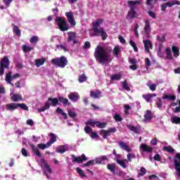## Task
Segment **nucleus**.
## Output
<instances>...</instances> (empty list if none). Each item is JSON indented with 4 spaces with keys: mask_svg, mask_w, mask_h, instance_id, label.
<instances>
[{
    "mask_svg": "<svg viewBox=\"0 0 180 180\" xmlns=\"http://www.w3.org/2000/svg\"><path fill=\"white\" fill-rule=\"evenodd\" d=\"M110 54H112L111 47L98 45L95 49L94 57L100 64H105V63H109Z\"/></svg>",
    "mask_w": 180,
    "mask_h": 180,
    "instance_id": "nucleus-1",
    "label": "nucleus"
},
{
    "mask_svg": "<svg viewBox=\"0 0 180 180\" xmlns=\"http://www.w3.org/2000/svg\"><path fill=\"white\" fill-rule=\"evenodd\" d=\"M103 23V19L100 18L93 23V27L91 30L90 36L91 37H101L102 40L108 39V34L105 29L101 27V24Z\"/></svg>",
    "mask_w": 180,
    "mask_h": 180,
    "instance_id": "nucleus-2",
    "label": "nucleus"
},
{
    "mask_svg": "<svg viewBox=\"0 0 180 180\" xmlns=\"http://www.w3.org/2000/svg\"><path fill=\"white\" fill-rule=\"evenodd\" d=\"M55 25L58 26V29H59L60 32H67L70 29V24L67 23V20L62 17L56 18Z\"/></svg>",
    "mask_w": 180,
    "mask_h": 180,
    "instance_id": "nucleus-3",
    "label": "nucleus"
},
{
    "mask_svg": "<svg viewBox=\"0 0 180 180\" xmlns=\"http://www.w3.org/2000/svg\"><path fill=\"white\" fill-rule=\"evenodd\" d=\"M51 63L53 65L59 67V68H65V66L68 65V60L65 56H63L60 58H53Z\"/></svg>",
    "mask_w": 180,
    "mask_h": 180,
    "instance_id": "nucleus-4",
    "label": "nucleus"
},
{
    "mask_svg": "<svg viewBox=\"0 0 180 180\" xmlns=\"http://www.w3.org/2000/svg\"><path fill=\"white\" fill-rule=\"evenodd\" d=\"M22 109V110H29V108L25 103H11L6 104V109L10 112H13V110H16V109Z\"/></svg>",
    "mask_w": 180,
    "mask_h": 180,
    "instance_id": "nucleus-5",
    "label": "nucleus"
},
{
    "mask_svg": "<svg viewBox=\"0 0 180 180\" xmlns=\"http://www.w3.org/2000/svg\"><path fill=\"white\" fill-rule=\"evenodd\" d=\"M11 62L8 56H4L0 61V77L5 74V70H9Z\"/></svg>",
    "mask_w": 180,
    "mask_h": 180,
    "instance_id": "nucleus-6",
    "label": "nucleus"
},
{
    "mask_svg": "<svg viewBox=\"0 0 180 180\" xmlns=\"http://www.w3.org/2000/svg\"><path fill=\"white\" fill-rule=\"evenodd\" d=\"M128 6L130 8V12L128 13V18L131 19H134L136 18V11H134V5H140L141 4V1H131L129 0L127 1Z\"/></svg>",
    "mask_w": 180,
    "mask_h": 180,
    "instance_id": "nucleus-7",
    "label": "nucleus"
},
{
    "mask_svg": "<svg viewBox=\"0 0 180 180\" xmlns=\"http://www.w3.org/2000/svg\"><path fill=\"white\" fill-rule=\"evenodd\" d=\"M19 77H20V75L19 73L12 75V72L9 71L6 74L5 81L7 82V84H9L10 85H12V86H13L12 81H13V79H16V78H19Z\"/></svg>",
    "mask_w": 180,
    "mask_h": 180,
    "instance_id": "nucleus-8",
    "label": "nucleus"
},
{
    "mask_svg": "<svg viewBox=\"0 0 180 180\" xmlns=\"http://www.w3.org/2000/svg\"><path fill=\"white\" fill-rule=\"evenodd\" d=\"M117 129L115 127L109 128L108 130L103 129L100 131V135L102 136L103 139H106L112 133H116Z\"/></svg>",
    "mask_w": 180,
    "mask_h": 180,
    "instance_id": "nucleus-9",
    "label": "nucleus"
},
{
    "mask_svg": "<svg viewBox=\"0 0 180 180\" xmlns=\"http://www.w3.org/2000/svg\"><path fill=\"white\" fill-rule=\"evenodd\" d=\"M151 33V27L150 26V20H145V26L143 27V31L142 32V34L145 36L146 39L150 37V34Z\"/></svg>",
    "mask_w": 180,
    "mask_h": 180,
    "instance_id": "nucleus-10",
    "label": "nucleus"
},
{
    "mask_svg": "<svg viewBox=\"0 0 180 180\" xmlns=\"http://www.w3.org/2000/svg\"><path fill=\"white\" fill-rule=\"evenodd\" d=\"M72 162H77L78 164H82L84 161H88V158L85 154H82L81 157H77L75 155H71Z\"/></svg>",
    "mask_w": 180,
    "mask_h": 180,
    "instance_id": "nucleus-11",
    "label": "nucleus"
},
{
    "mask_svg": "<svg viewBox=\"0 0 180 180\" xmlns=\"http://www.w3.org/2000/svg\"><path fill=\"white\" fill-rule=\"evenodd\" d=\"M68 42L73 41V44H78L79 41H77V34L74 32H68Z\"/></svg>",
    "mask_w": 180,
    "mask_h": 180,
    "instance_id": "nucleus-12",
    "label": "nucleus"
},
{
    "mask_svg": "<svg viewBox=\"0 0 180 180\" xmlns=\"http://www.w3.org/2000/svg\"><path fill=\"white\" fill-rule=\"evenodd\" d=\"M65 16L68 19V22H70L71 26H75L77 25L75 19H74V14H72L71 12H66Z\"/></svg>",
    "mask_w": 180,
    "mask_h": 180,
    "instance_id": "nucleus-13",
    "label": "nucleus"
},
{
    "mask_svg": "<svg viewBox=\"0 0 180 180\" xmlns=\"http://www.w3.org/2000/svg\"><path fill=\"white\" fill-rule=\"evenodd\" d=\"M140 148L141 151H143V153H152L153 151H154V148H153L150 146H148L146 143L141 144Z\"/></svg>",
    "mask_w": 180,
    "mask_h": 180,
    "instance_id": "nucleus-14",
    "label": "nucleus"
},
{
    "mask_svg": "<svg viewBox=\"0 0 180 180\" xmlns=\"http://www.w3.org/2000/svg\"><path fill=\"white\" fill-rule=\"evenodd\" d=\"M68 96L70 101H72V102H77V101H79L80 98L79 94L77 92L70 93Z\"/></svg>",
    "mask_w": 180,
    "mask_h": 180,
    "instance_id": "nucleus-15",
    "label": "nucleus"
},
{
    "mask_svg": "<svg viewBox=\"0 0 180 180\" xmlns=\"http://www.w3.org/2000/svg\"><path fill=\"white\" fill-rule=\"evenodd\" d=\"M91 98H94V99H98L102 97V91L101 90L91 91L90 92Z\"/></svg>",
    "mask_w": 180,
    "mask_h": 180,
    "instance_id": "nucleus-16",
    "label": "nucleus"
},
{
    "mask_svg": "<svg viewBox=\"0 0 180 180\" xmlns=\"http://www.w3.org/2000/svg\"><path fill=\"white\" fill-rule=\"evenodd\" d=\"M30 147L32 148V153L36 154L37 157H39V158H41V153H40V150L37 146H34L33 143H30Z\"/></svg>",
    "mask_w": 180,
    "mask_h": 180,
    "instance_id": "nucleus-17",
    "label": "nucleus"
},
{
    "mask_svg": "<svg viewBox=\"0 0 180 180\" xmlns=\"http://www.w3.org/2000/svg\"><path fill=\"white\" fill-rule=\"evenodd\" d=\"M58 102H60L65 106H70L71 105V103L68 101V98H64L63 96H58Z\"/></svg>",
    "mask_w": 180,
    "mask_h": 180,
    "instance_id": "nucleus-18",
    "label": "nucleus"
},
{
    "mask_svg": "<svg viewBox=\"0 0 180 180\" xmlns=\"http://www.w3.org/2000/svg\"><path fill=\"white\" fill-rule=\"evenodd\" d=\"M145 51L146 53H150V49H153V44L151 43V41L146 39L143 41Z\"/></svg>",
    "mask_w": 180,
    "mask_h": 180,
    "instance_id": "nucleus-19",
    "label": "nucleus"
},
{
    "mask_svg": "<svg viewBox=\"0 0 180 180\" xmlns=\"http://www.w3.org/2000/svg\"><path fill=\"white\" fill-rule=\"evenodd\" d=\"M48 102L49 103V107L52 106L53 108H56L57 105H58V98H49Z\"/></svg>",
    "mask_w": 180,
    "mask_h": 180,
    "instance_id": "nucleus-20",
    "label": "nucleus"
},
{
    "mask_svg": "<svg viewBox=\"0 0 180 180\" xmlns=\"http://www.w3.org/2000/svg\"><path fill=\"white\" fill-rule=\"evenodd\" d=\"M174 169L176 170V175L180 178V162L178 160L174 159Z\"/></svg>",
    "mask_w": 180,
    "mask_h": 180,
    "instance_id": "nucleus-21",
    "label": "nucleus"
},
{
    "mask_svg": "<svg viewBox=\"0 0 180 180\" xmlns=\"http://www.w3.org/2000/svg\"><path fill=\"white\" fill-rule=\"evenodd\" d=\"M120 147L122 148V150H124V151H127V153H131V148L126 144V143L123 141H120L119 143Z\"/></svg>",
    "mask_w": 180,
    "mask_h": 180,
    "instance_id": "nucleus-22",
    "label": "nucleus"
},
{
    "mask_svg": "<svg viewBox=\"0 0 180 180\" xmlns=\"http://www.w3.org/2000/svg\"><path fill=\"white\" fill-rule=\"evenodd\" d=\"M41 162L42 165L44 166L45 169H46V171L48 172V174H53V170L50 167V165H49V164H47V162H46V160L41 159Z\"/></svg>",
    "mask_w": 180,
    "mask_h": 180,
    "instance_id": "nucleus-23",
    "label": "nucleus"
},
{
    "mask_svg": "<svg viewBox=\"0 0 180 180\" xmlns=\"http://www.w3.org/2000/svg\"><path fill=\"white\" fill-rule=\"evenodd\" d=\"M13 26V32L15 34V36H18V37H20L22 36L21 34V30L19 29V27L18 25H15V24H12Z\"/></svg>",
    "mask_w": 180,
    "mask_h": 180,
    "instance_id": "nucleus-24",
    "label": "nucleus"
},
{
    "mask_svg": "<svg viewBox=\"0 0 180 180\" xmlns=\"http://www.w3.org/2000/svg\"><path fill=\"white\" fill-rule=\"evenodd\" d=\"M11 101L13 102H19V101H23V98L22 97V95H20V94H14L11 96Z\"/></svg>",
    "mask_w": 180,
    "mask_h": 180,
    "instance_id": "nucleus-25",
    "label": "nucleus"
},
{
    "mask_svg": "<svg viewBox=\"0 0 180 180\" xmlns=\"http://www.w3.org/2000/svg\"><path fill=\"white\" fill-rule=\"evenodd\" d=\"M65 151H68V147H65V146H59L56 148V153H59V154H64Z\"/></svg>",
    "mask_w": 180,
    "mask_h": 180,
    "instance_id": "nucleus-26",
    "label": "nucleus"
},
{
    "mask_svg": "<svg viewBox=\"0 0 180 180\" xmlns=\"http://www.w3.org/2000/svg\"><path fill=\"white\" fill-rule=\"evenodd\" d=\"M143 99L146 101L148 103H153V98L151 97V94L148 93L147 94H143L142 95Z\"/></svg>",
    "mask_w": 180,
    "mask_h": 180,
    "instance_id": "nucleus-27",
    "label": "nucleus"
},
{
    "mask_svg": "<svg viewBox=\"0 0 180 180\" xmlns=\"http://www.w3.org/2000/svg\"><path fill=\"white\" fill-rule=\"evenodd\" d=\"M56 113L61 115L64 117L65 120H67L68 119V115H67L66 112H64V110L60 108H56Z\"/></svg>",
    "mask_w": 180,
    "mask_h": 180,
    "instance_id": "nucleus-28",
    "label": "nucleus"
},
{
    "mask_svg": "<svg viewBox=\"0 0 180 180\" xmlns=\"http://www.w3.org/2000/svg\"><path fill=\"white\" fill-rule=\"evenodd\" d=\"M107 169L110 171L112 174H116V164L112 163L107 165Z\"/></svg>",
    "mask_w": 180,
    "mask_h": 180,
    "instance_id": "nucleus-29",
    "label": "nucleus"
},
{
    "mask_svg": "<svg viewBox=\"0 0 180 180\" xmlns=\"http://www.w3.org/2000/svg\"><path fill=\"white\" fill-rule=\"evenodd\" d=\"M46 63V58H41L39 59L35 60V65L36 67H40L41 65H43Z\"/></svg>",
    "mask_w": 180,
    "mask_h": 180,
    "instance_id": "nucleus-30",
    "label": "nucleus"
},
{
    "mask_svg": "<svg viewBox=\"0 0 180 180\" xmlns=\"http://www.w3.org/2000/svg\"><path fill=\"white\" fill-rule=\"evenodd\" d=\"M151 110H148L146 113L144 115V122H147L148 120H151L153 119V116L151 115Z\"/></svg>",
    "mask_w": 180,
    "mask_h": 180,
    "instance_id": "nucleus-31",
    "label": "nucleus"
},
{
    "mask_svg": "<svg viewBox=\"0 0 180 180\" xmlns=\"http://www.w3.org/2000/svg\"><path fill=\"white\" fill-rule=\"evenodd\" d=\"M172 51L173 52V56L176 58V57H179V48L178 46H173L172 47Z\"/></svg>",
    "mask_w": 180,
    "mask_h": 180,
    "instance_id": "nucleus-32",
    "label": "nucleus"
},
{
    "mask_svg": "<svg viewBox=\"0 0 180 180\" xmlns=\"http://www.w3.org/2000/svg\"><path fill=\"white\" fill-rule=\"evenodd\" d=\"M165 53H166V57L167 60H173L172 51H171V48H169V47L166 48Z\"/></svg>",
    "mask_w": 180,
    "mask_h": 180,
    "instance_id": "nucleus-33",
    "label": "nucleus"
},
{
    "mask_svg": "<svg viewBox=\"0 0 180 180\" xmlns=\"http://www.w3.org/2000/svg\"><path fill=\"white\" fill-rule=\"evenodd\" d=\"M120 79H122L121 74L112 75L110 76V81H120Z\"/></svg>",
    "mask_w": 180,
    "mask_h": 180,
    "instance_id": "nucleus-34",
    "label": "nucleus"
},
{
    "mask_svg": "<svg viewBox=\"0 0 180 180\" xmlns=\"http://www.w3.org/2000/svg\"><path fill=\"white\" fill-rule=\"evenodd\" d=\"M50 109V103L49 102L45 103V105L41 108H38V112L41 113V112H44V110H47Z\"/></svg>",
    "mask_w": 180,
    "mask_h": 180,
    "instance_id": "nucleus-35",
    "label": "nucleus"
},
{
    "mask_svg": "<svg viewBox=\"0 0 180 180\" xmlns=\"http://www.w3.org/2000/svg\"><path fill=\"white\" fill-rule=\"evenodd\" d=\"M22 49L24 53H29L30 51H32V50H34V48L27 46V45H22Z\"/></svg>",
    "mask_w": 180,
    "mask_h": 180,
    "instance_id": "nucleus-36",
    "label": "nucleus"
},
{
    "mask_svg": "<svg viewBox=\"0 0 180 180\" xmlns=\"http://www.w3.org/2000/svg\"><path fill=\"white\" fill-rule=\"evenodd\" d=\"M96 127H98V129H105V127L108 126V123L96 121Z\"/></svg>",
    "mask_w": 180,
    "mask_h": 180,
    "instance_id": "nucleus-37",
    "label": "nucleus"
},
{
    "mask_svg": "<svg viewBox=\"0 0 180 180\" xmlns=\"http://www.w3.org/2000/svg\"><path fill=\"white\" fill-rule=\"evenodd\" d=\"M86 79H88V77H86L85 73H83L82 75H79L78 78V81L81 84H82V82H86Z\"/></svg>",
    "mask_w": 180,
    "mask_h": 180,
    "instance_id": "nucleus-38",
    "label": "nucleus"
},
{
    "mask_svg": "<svg viewBox=\"0 0 180 180\" xmlns=\"http://www.w3.org/2000/svg\"><path fill=\"white\" fill-rule=\"evenodd\" d=\"M86 126H91V127H95L96 126V121L93 120L92 119L88 120L86 122Z\"/></svg>",
    "mask_w": 180,
    "mask_h": 180,
    "instance_id": "nucleus-39",
    "label": "nucleus"
},
{
    "mask_svg": "<svg viewBox=\"0 0 180 180\" xmlns=\"http://www.w3.org/2000/svg\"><path fill=\"white\" fill-rule=\"evenodd\" d=\"M127 127L131 131H134L136 134H139V128L137 127H134L133 125H127Z\"/></svg>",
    "mask_w": 180,
    "mask_h": 180,
    "instance_id": "nucleus-40",
    "label": "nucleus"
},
{
    "mask_svg": "<svg viewBox=\"0 0 180 180\" xmlns=\"http://www.w3.org/2000/svg\"><path fill=\"white\" fill-rule=\"evenodd\" d=\"M162 99H169V101H175V99H176V96L175 95L170 96L168 94H165L162 96Z\"/></svg>",
    "mask_w": 180,
    "mask_h": 180,
    "instance_id": "nucleus-41",
    "label": "nucleus"
},
{
    "mask_svg": "<svg viewBox=\"0 0 180 180\" xmlns=\"http://www.w3.org/2000/svg\"><path fill=\"white\" fill-rule=\"evenodd\" d=\"M157 41L158 43H164L165 42V34L162 35H157Z\"/></svg>",
    "mask_w": 180,
    "mask_h": 180,
    "instance_id": "nucleus-42",
    "label": "nucleus"
},
{
    "mask_svg": "<svg viewBox=\"0 0 180 180\" xmlns=\"http://www.w3.org/2000/svg\"><path fill=\"white\" fill-rule=\"evenodd\" d=\"M164 150L167 151V153H170L171 154L175 153V149H174V148H172L171 146H165Z\"/></svg>",
    "mask_w": 180,
    "mask_h": 180,
    "instance_id": "nucleus-43",
    "label": "nucleus"
},
{
    "mask_svg": "<svg viewBox=\"0 0 180 180\" xmlns=\"http://www.w3.org/2000/svg\"><path fill=\"white\" fill-rule=\"evenodd\" d=\"M90 165H95L94 160H89V161L86 162L85 164H83L82 165V168H85V167H90Z\"/></svg>",
    "mask_w": 180,
    "mask_h": 180,
    "instance_id": "nucleus-44",
    "label": "nucleus"
},
{
    "mask_svg": "<svg viewBox=\"0 0 180 180\" xmlns=\"http://www.w3.org/2000/svg\"><path fill=\"white\" fill-rule=\"evenodd\" d=\"M122 87L125 89V91H127V92H130V87L127 84V80L122 82Z\"/></svg>",
    "mask_w": 180,
    "mask_h": 180,
    "instance_id": "nucleus-45",
    "label": "nucleus"
},
{
    "mask_svg": "<svg viewBox=\"0 0 180 180\" xmlns=\"http://www.w3.org/2000/svg\"><path fill=\"white\" fill-rule=\"evenodd\" d=\"M172 123L174 124H180V117H173L171 119Z\"/></svg>",
    "mask_w": 180,
    "mask_h": 180,
    "instance_id": "nucleus-46",
    "label": "nucleus"
},
{
    "mask_svg": "<svg viewBox=\"0 0 180 180\" xmlns=\"http://www.w3.org/2000/svg\"><path fill=\"white\" fill-rule=\"evenodd\" d=\"M76 171H77V174H79V175L81 176L82 178H86V175H85V174H84L83 169H82L79 167H77L76 169Z\"/></svg>",
    "mask_w": 180,
    "mask_h": 180,
    "instance_id": "nucleus-47",
    "label": "nucleus"
},
{
    "mask_svg": "<svg viewBox=\"0 0 180 180\" xmlns=\"http://www.w3.org/2000/svg\"><path fill=\"white\" fill-rule=\"evenodd\" d=\"M39 41V37L37 36H33L30 39V43H32V44H36Z\"/></svg>",
    "mask_w": 180,
    "mask_h": 180,
    "instance_id": "nucleus-48",
    "label": "nucleus"
},
{
    "mask_svg": "<svg viewBox=\"0 0 180 180\" xmlns=\"http://www.w3.org/2000/svg\"><path fill=\"white\" fill-rule=\"evenodd\" d=\"M156 105L158 109L162 108V99L161 98H158V100L156 101Z\"/></svg>",
    "mask_w": 180,
    "mask_h": 180,
    "instance_id": "nucleus-49",
    "label": "nucleus"
},
{
    "mask_svg": "<svg viewBox=\"0 0 180 180\" xmlns=\"http://www.w3.org/2000/svg\"><path fill=\"white\" fill-rule=\"evenodd\" d=\"M68 116H70V117H72V119H74V117H77V112L72 111V110H68Z\"/></svg>",
    "mask_w": 180,
    "mask_h": 180,
    "instance_id": "nucleus-50",
    "label": "nucleus"
},
{
    "mask_svg": "<svg viewBox=\"0 0 180 180\" xmlns=\"http://www.w3.org/2000/svg\"><path fill=\"white\" fill-rule=\"evenodd\" d=\"M148 86L152 91L154 92V91H157V86H158V84H148Z\"/></svg>",
    "mask_w": 180,
    "mask_h": 180,
    "instance_id": "nucleus-51",
    "label": "nucleus"
},
{
    "mask_svg": "<svg viewBox=\"0 0 180 180\" xmlns=\"http://www.w3.org/2000/svg\"><path fill=\"white\" fill-rule=\"evenodd\" d=\"M129 44L131 47H133L134 51L137 53L139 51V49L137 48V45H136V43L133 40L129 41Z\"/></svg>",
    "mask_w": 180,
    "mask_h": 180,
    "instance_id": "nucleus-52",
    "label": "nucleus"
},
{
    "mask_svg": "<svg viewBox=\"0 0 180 180\" xmlns=\"http://www.w3.org/2000/svg\"><path fill=\"white\" fill-rule=\"evenodd\" d=\"M50 140L52 143H56V141H57V136H56L55 134L51 133L49 134Z\"/></svg>",
    "mask_w": 180,
    "mask_h": 180,
    "instance_id": "nucleus-53",
    "label": "nucleus"
},
{
    "mask_svg": "<svg viewBox=\"0 0 180 180\" xmlns=\"http://www.w3.org/2000/svg\"><path fill=\"white\" fill-rule=\"evenodd\" d=\"M117 162L119 164V165L122 167V168H124V169L127 168V166L126 165V162H124V160H120L117 159Z\"/></svg>",
    "mask_w": 180,
    "mask_h": 180,
    "instance_id": "nucleus-54",
    "label": "nucleus"
},
{
    "mask_svg": "<svg viewBox=\"0 0 180 180\" xmlns=\"http://www.w3.org/2000/svg\"><path fill=\"white\" fill-rule=\"evenodd\" d=\"M127 158L129 162H131V160H133V158H136V155L133 153H128L127 155Z\"/></svg>",
    "mask_w": 180,
    "mask_h": 180,
    "instance_id": "nucleus-55",
    "label": "nucleus"
},
{
    "mask_svg": "<svg viewBox=\"0 0 180 180\" xmlns=\"http://www.w3.org/2000/svg\"><path fill=\"white\" fill-rule=\"evenodd\" d=\"M114 119L115 122H122V120H123V117H122V116H120L119 114H115L114 115Z\"/></svg>",
    "mask_w": 180,
    "mask_h": 180,
    "instance_id": "nucleus-56",
    "label": "nucleus"
},
{
    "mask_svg": "<svg viewBox=\"0 0 180 180\" xmlns=\"http://www.w3.org/2000/svg\"><path fill=\"white\" fill-rule=\"evenodd\" d=\"M112 53L114 56H119V53H120V49H119V47L115 46L112 51Z\"/></svg>",
    "mask_w": 180,
    "mask_h": 180,
    "instance_id": "nucleus-57",
    "label": "nucleus"
},
{
    "mask_svg": "<svg viewBox=\"0 0 180 180\" xmlns=\"http://www.w3.org/2000/svg\"><path fill=\"white\" fill-rule=\"evenodd\" d=\"M134 32L135 33L136 37L139 38V24L135 25Z\"/></svg>",
    "mask_w": 180,
    "mask_h": 180,
    "instance_id": "nucleus-58",
    "label": "nucleus"
},
{
    "mask_svg": "<svg viewBox=\"0 0 180 180\" xmlns=\"http://www.w3.org/2000/svg\"><path fill=\"white\" fill-rule=\"evenodd\" d=\"M84 131L86 134H91L92 133V129L87 125L84 127Z\"/></svg>",
    "mask_w": 180,
    "mask_h": 180,
    "instance_id": "nucleus-59",
    "label": "nucleus"
},
{
    "mask_svg": "<svg viewBox=\"0 0 180 180\" xmlns=\"http://www.w3.org/2000/svg\"><path fill=\"white\" fill-rule=\"evenodd\" d=\"M145 67H151V60L148 58H145Z\"/></svg>",
    "mask_w": 180,
    "mask_h": 180,
    "instance_id": "nucleus-60",
    "label": "nucleus"
},
{
    "mask_svg": "<svg viewBox=\"0 0 180 180\" xmlns=\"http://www.w3.org/2000/svg\"><path fill=\"white\" fill-rule=\"evenodd\" d=\"M148 13L149 16L150 18H152L153 19H155L157 18V14H155V13H154V11H148Z\"/></svg>",
    "mask_w": 180,
    "mask_h": 180,
    "instance_id": "nucleus-61",
    "label": "nucleus"
},
{
    "mask_svg": "<svg viewBox=\"0 0 180 180\" xmlns=\"http://www.w3.org/2000/svg\"><path fill=\"white\" fill-rule=\"evenodd\" d=\"M128 61L129 64H132V65L137 64V60L136 58H129Z\"/></svg>",
    "mask_w": 180,
    "mask_h": 180,
    "instance_id": "nucleus-62",
    "label": "nucleus"
},
{
    "mask_svg": "<svg viewBox=\"0 0 180 180\" xmlns=\"http://www.w3.org/2000/svg\"><path fill=\"white\" fill-rule=\"evenodd\" d=\"M83 49H84L85 50L88 49H91V42L89 41H86L84 43V45L83 46Z\"/></svg>",
    "mask_w": 180,
    "mask_h": 180,
    "instance_id": "nucleus-63",
    "label": "nucleus"
},
{
    "mask_svg": "<svg viewBox=\"0 0 180 180\" xmlns=\"http://www.w3.org/2000/svg\"><path fill=\"white\" fill-rule=\"evenodd\" d=\"M37 147H38V148H39V150H44L45 148H47L46 147V144H44V143H39L37 145Z\"/></svg>",
    "mask_w": 180,
    "mask_h": 180,
    "instance_id": "nucleus-64",
    "label": "nucleus"
}]
</instances>
